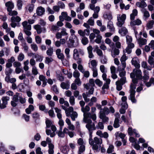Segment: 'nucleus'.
I'll list each match as a JSON object with an SVG mask.
<instances>
[{"mask_svg":"<svg viewBox=\"0 0 154 154\" xmlns=\"http://www.w3.org/2000/svg\"><path fill=\"white\" fill-rule=\"evenodd\" d=\"M62 108L65 111V113L67 117L70 116L72 120H75V118L78 116V114L75 111H73V108L72 106H69L68 108L63 105L61 106Z\"/></svg>","mask_w":154,"mask_h":154,"instance_id":"nucleus-1","label":"nucleus"},{"mask_svg":"<svg viewBox=\"0 0 154 154\" xmlns=\"http://www.w3.org/2000/svg\"><path fill=\"white\" fill-rule=\"evenodd\" d=\"M131 77L132 79L133 83L135 84L137 82V79H142V72L140 70L135 69L130 74Z\"/></svg>","mask_w":154,"mask_h":154,"instance_id":"nucleus-2","label":"nucleus"},{"mask_svg":"<svg viewBox=\"0 0 154 154\" xmlns=\"http://www.w3.org/2000/svg\"><path fill=\"white\" fill-rule=\"evenodd\" d=\"M90 110V108L88 106L86 105L85 107L81 108L82 111L84 113L83 121L85 123H91L92 122L90 119H88L91 115L90 112H87Z\"/></svg>","mask_w":154,"mask_h":154,"instance_id":"nucleus-3","label":"nucleus"},{"mask_svg":"<svg viewBox=\"0 0 154 154\" xmlns=\"http://www.w3.org/2000/svg\"><path fill=\"white\" fill-rule=\"evenodd\" d=\"M126 18V15L125 14H123L122 15L118 14L117 16L118 22L116 23L117 25L119 27H122L125 23Z\"/></svg>","mask_w":154,"mask_h":154,"instance_id":"nucleus-4","label":"nucleus"},{"mask_svg":"<svg viewBox=\"0 0 154 154\" xmlns=\"http://www.w3.org/2000/svg\"><path fill=\"white\" fill-rule=\"evenodd\" d=\"M87 124L86 125V127L88 129L89 132V138L91 139L92 138V131L95 130V124L94 123L91 122V123H86Z\"/></svg>","mask_w":154,"mask_h":154,"instance_id":"nucleus-5","label":"nucleus"},{"mask_svg":"<svg viewBox=\"0 0 154 154\" xmlns=\"http://www.w3.org/2000/svg\"><path fill=\"white\" fill-rule=\"evenodd\" d=\"M134 86L133 85H131V89L130 90V95L128 97L129 99L133 103H136L137 101L135 98V94L136 92L135 90V88L134 89L133 88Z\"/></svg>","mask_w":154,"mask_h":154,"instance_id":"nucleus-6","label":"nucleus"},{"mask_svg":"<svg viewBox=\"0 0 154 154\" xmlns=\"http://www.w3.org/2000/svg\"><path fill=\"white\" fill-rule=\"evenodd\" d=\"M21 20V19L19 16L12 17L11 18V23L10 24L11 26L12 27L15 28Z\"/></svg>","mask_w":154,"mask_h":154,"instance_id":"nucleus-7","label":"nucleus"},{"mask_svg":"<svg viewBox=\"0 0 154 154\" xmlns=\"http://www.w3.org/2000/svg\"><path fill=\"white\" fill-rule=\"evenodd\" d=\"M93 33H91L90 35V38H94L95 37L96 38H101L102 36L99 34L100 31L96 29H93Z\"/></svg>","mask_w":154,"mask_h":154,"instance_id":"nucleus-8","label":"nucleus"},{"mask_svg":"<svg viewBox=\"0 0 154 154\" xmlns=\"http://www.w3.org/2000/svg\"><path fill=\"white\" fill-rule=\"evenodd\" d=\"M103 112V113L106 115H108L110 112L112 113H114L115 112V110L112 106H110L109 107V109L105 106L103 109H101L100 112Z\"/></svg>","mask_w":154,"mask_h":154,"instance_id":"nucleus-9","label":"nucleus"},{"mask_svg":"<svg viewBox=\"0 0 154 154\" xmlns=\"http://www.w3.org/2000/svg\"><path fill=\"white\" fill-rule=\"evenodd\" d=\"M51 129L53 131L52 132L51 130L46 128V133L47 135H50L51 137H54L55 135V132L57 130V128L55 126H52Z\"/></svg>","mask_w":154,"mask_h":154,"instance_id":"nucleus-10","label":"nucleus"},{"mask_svg":"<svg viewBox=\"0 0 154 154\" xmlns=\"http://www.w3.org/2000/svg\"><path fill=\"white\" fill-rule=\"evenodd\" d=\"M10 97L6 96L3 97L1 98L2 101V109H3L6 107V106L8 104V101L9 100Z\"/></svg>","mask_w":154,"mask_h":154,"instance_id":"nucleus-11","label":"nucleus"},{"mask_svg":"<svg viewBox=\"0 0 154 154\" xmlns=\"http://www.w3.org/2000/svg\"><path fill=\"white\" fill-rule=\"evenodd\" d=\"M67 43L69 47H76L78 45L77 39L76 40V43H74V41L73 39H69L67 41Z\"/></svg>","mask_w":154,"mask_h":154,"instance_id":"nucleus-12","label":"nucleus"},{"mask_svg":"<svg viewBox=\"0 0 154 154\" xmlns=\"http://www.w3.org/2000/svg\"><path fill=\"white\" fill-rule=\"evenodd\" d=\"M154 51L151 52V56H149L148 63L152 67H154Z\"/></svg>","mask_w":154,"mask_h":154,"instance_id":"nucleus-13","label":"nucleus"},{"mask_svg":"<svg viewBox=\"0 0 154 154\" xmlns=\"http://www.w3.org/2000/svg\"><path fill=\"white\" fill-rule=\"evenodd\" d=\"M99 118L102 120L103 123L108 122L109 121V118L106 116L105 114H104L103 112H100Z\"/></svg>","mask_w":154,"mask_h":154,"instance_id":"nucleus-14","label":"nucleus"},{"mask_svg":"<svg viewBox=\"0 0 154 154\" xmlns=\"http://www.w3.org/2000/svg\"><path fill=\"white\" fill-rule=\"evenodd\" d=\"M131 63L132 65H134L137 69H139L140 67L139 61L137 58L134 57L131 60Z\"/></svg>","mask_w":154,"mask_h":154,"instance_id":"nucleus-15","label":"nucleus"},{"mask_svg":"<svg viewBox=\"0 0 154 154\" xmlns=\"http://www.w3.org/2000/svg\"><path fill=\"white\" fill-rule=\"evenodd\" d=\"M34 29L36 30L37 33L38 34L41 33L43 30L44 32L46 31V29L45 28H42L40 25L37 24L34 26Z\"/></svg>","mask_w":154,"mask_h":154,"instance_id":"nucleus-16","label":"nucleus"},{"mask_svg":"<svg viewBox=\"0 0 154 154\" xmlns=\"http://www.w3.org/2000/svg\"><path fill=\"white\" fill-rule=\"evenodd\" d=\"M110 81H111L110 79H108L105 82V83H104L102 88V89L103 91L102 92L103 93H105V89H108L109 88V85L110 84Z\"/></svg>","mask_w":154,"mask_h":154,"instance_id":"nucleus-17","label":"nucleus"},{"mask_svg":"<svg viewBox=\"0 0 154 154\" xmlns=\"http://www.w3.org/2000/svg\"><path fill=\"white\" fill-rule=\"evenodd\" d=\"M5 5L7 7V11L12 10L14 7V3L11 1H9L5 4Z\"/></svg>","mask_w":154,"mask_h":154,"instance_id":"nucleus-18","label":"nucleus"},{"mask_svg":"<svg viewBox=\"0 0 154 154\" xmlns=\"http://www.w3.org/2000/svg\"><path fill=\"white\" fill-rule=\"evenodd\" d=\"M145 0H142L140 2H137L136 5L138 7L142 8H144L147 6V4L144 2Z\"/></svg>","mask_w":154,"mask_h":154,"instance_id":"nucleus-19","label":"nucleus"},{"mask_svg":"<svg viewBox=\"0 0 154 154\" xmlns=\"http://www.w3.org/2000/svg\"><path fill=\"white\" fill-rule=\"evenodd\" d=\"M128 133L130 136L132 135L134 133L135 134L136 137H138L140 136V134L137 133L136 130L135 129L132 130L131 128H128Z\"/></svg>","mask_w":154,"mask_h":154,"instance_id":"nucleus-20","label":"nucleus"},{"mask_svg":"<svg viewBox=\"0 0 154 154\" xmlns=\"http://www.w3.org/2000/svg\"><path fill=\"white\" fill-rule=\"evenodd\" d=\"M56 54L59 59L62 60L64 58L63 54L61 53V50L60 49H57L56 51Z\"/></svg>","mask_w":154,"mask_h":154,"instance_id":"nucleus-21","label":"nucleus"},{"mask_svg":"<svg viewBox=\"0 0 154 154\" xmlns=\"http://www.w3.org/2000/svg\"><path fill=\"white\" fill-rule=\"evenodd\" d=\"M45 12L44 8L41 6L38 7L36 10V13L39 16L42 15L44 14Z\"/></svg>","mask_w":154,"mask_h":154,"instance_id":"nucleus-22","label":"nucleus"},{"mask_svg":"<svg viewBox=\"0 0 154 154\" xmlns=\"http://www.w3.org/2000/svg\"><path fill=\"white\" fill-rule=\"evenodd\" d=\"M23 28V30H31V26L30 24H28L26 21H24L22 23Z\"/></svg>","mask_w":154,"mask_h":154,"instance_id":"nucleus-23","label":"nucleus"},{"mask_svg":"<svg viewBox=\"0 0 154 154\" xmlns=\"http://www.w3.org/2000/svg\"><path fill=\"white\" fill-rule=\"evenodd\" d=\"M89 143L92 146V149H93L97 151L98 150V146L97 145L94 144V141L92 138L89 139Z\"/></svg>","mask_w":154,"mask_h":154,"instance_id":"nucleus-24","label":"nucleus"},{"mask_svg":"<svg viewBox=\"0 0 154 154\" xmlns=\"http://www.w3.org/2000/svg\"><path fill=\"white\" fill-rule=\"evenodd\" d=\"M94 143L95 144L97 145L98 146L99 149H100V148L101 147V144L102 143V139L101 138H98L97 137H95L94 138Z\"/></svg>","mask_w":154,"mask_h":154,"instance_id":"nucleus-25","label":"nucleus"},{"mask_svg":"<svg viewBox=\"0 0 154 154\" xmlns=\"http://www.w3.org/2000/svg\"><path fill=\"white\" fill-rule=\"evenodd\" d=\"M88 54V57L89 58H93L94 56L92 53L93 48L91 46L89 45L87 48Z\"/></svg>","mask_w":154,"mask_h":154,"instance_id":"nucleus-26","label":"nucleus"},{"mask_svg":"<svg viewBox=\"0 0 154 154\" xmlns=\"http://www.w3.org/2000/svg\"><path fill=\"white\" fill-rule=\"evenodd\" d=\"M127 59V57L124 54L121 57L120 60L122 65V66L124 68L126 67L125 61Z\"/></svg>","mask_w":154,"mask_h":154,"instance_id":"nucleus-27","label":"nucleus"},{"mask_svg":"<svg viewBox=\"0 0 154 154\" xmlns=\"http://www.w3.org/2000/svg\"><path fill=\"white\" fill-rule=\"evenodd\" d=\"M119 32L121 35L123 36L125 35L128 33V30L125 27H123L119 29Z\"/></svg>","mask_w":154,"mask_h":154,"instance_id":"nucleus-28","label":"nucleus"},{"mask_svg":"<svg viewBox=\"0 0 154 154\" xmlns=\"http://www.w3.org/2000/svg\"><path fill=\"white\" fill-rule=\"evenodd\" d=\"M125 68L122 67V69L119 67L118 68V70L119 71V75L121 77H125Z\"/></svg>","mask_w":154,"mask_h":154,"instance_id":"nucleus-29","label":"nucleus"},{"mask_svg":"<svg viewBox=\"0 0 154 154\" xmlns=\"http://www.w3.org/2000/svg\"><path fill=\"white\" fill-rule=\"evenodd\" d=\"M59 102L60 104H64L66 107H69V104L68 102L67 101H65L63 98L61 97L60 98Z\"/></svg>","mask_w":154,"mask_h":154,"instance_id":"nucleus-30","label":"nucleus"},{"mask_svg":"<svg viewBox=\"0 0 154 154\" xmlns=\"http://www.w3.org/2000/svg\"><path fill=\"white\" fill-rule=\"evenodd\" d=\"M127 44L128 47L133 48L134 47V44L132 42V39H126Z\"/></svg>","mask_w":154,"mask_h":154,"instance_id":"nucleus-31","label":"nucleus"},{"mask_svg":"<svg viewBox=\"0 0 154 154\" xmlns=\"http://www.w3.org/2000/svg\"><path fill=\"white\" fill-rule=\"evenodd\" d=\"M137 42L139 46L141 47L146 44L147 41L146 39H138Z\"/></svg>","mask_w":154,"mask_h":154,"instance_id":"nucleus-32","label":"nucleus"},{"mask_svg":"<svg viewBox=\"0 0 154 154\" xmlns=\"http://www.w3.org/2000/svg\"><path fill=\"white\" fill-rule=\"evenodd\" d=\"M141 23V21L139 19H137L135 20L131 21L130 23L131 25L134 26L136 25H140Z\"/></svg>","mask_w":154,"mask_h":154,"instance_id":"nucleus-33","label":"nucleus"},{"mask_svg":"<svg viewBox=\"0 0 154 154\" xmlns=\"http://www.w3.org/2000/svg\"><path fill=\"white\" fill-rule=\"evenodd\" d=\"M145 84L148 87L151 86L152 85H154V78H151L149 79V82H146Z\"/></svg>","mask_w":154,"mask_h":154,"instance_id":"nucleus-34","label":"nucleus"},{"mask_svg":"<svg viewBox=\"0 0 154 154\" xmlns=\"http://www.w3.org/2000/svg\"><path fill=\"white\" fill-rule=\"evenodd\" d=\"M107 27L111 31H113L114 30L113 23L111 21H109L108 22Z\"/></svg>","mask_w":154,"mask_h":154,"instance_id":"nucleus-35","label":"nucleus"},{"mask_svg":"<svg viewBox=\"0 0 154 154\" xmlns=\"http://www.w3.org/2000/svg\"><path fill=\"white\" fill-rule=\"evenodd\" d=\"M60 87L63 89H68L69 88V85L68 83L62 82L60 84Z\"/></svg>","mask_w":154,"mask_h":154,"instance_id":"nucleus-36","label":"nucleus"},{"mask_svg":"<svg viewBox=\"0 0 154 154\" xmlns=\"http://www.w3.org/2000/svg\"><path fill=\"white\" fill-rule=\"evenodd\" d=\"M97 98L95 97H93L90 100V102L88 103V106H91L94 104V103H96L97 101Z\"/></svg>","mask_w":154,"mask_h":154,"instance_id":"nucleus-37","label":"nucleus"},{"mask_svg":"<svg viewBox=\"0 0 154 154\" xmlns=\"http://www.w3.org/2000/svg\"><path fill=\"white\" fill-rule=\"evenodd\" d=\"M46 124V128H49L50 127H51L52 126H54L53 125L51 121L47 119L45 121Z\"/></svg>","mask_w":154,"mask_h":154,"instance_id":"nucleus-38","label":"nucleus"},{"mask_svg":"<svg viewBox=\"0 0 154 154\" xmlns=\"http://www.w3.org/2000/svg\"><path fill=\"white\" fill-rule=\"evenodd\" d=\"M144 80H147L149 78V72L147 71H144V75L142 78Z\"/></svg>","mask_w":154,"mask_h":154,"instance_id":"nucleus-39","label":"nucleus"},{"mask_svg":"<svg viewBox=\"0 0 154 154\" xmlns=\"http://www.w3.org/2000/svg\"><path fill=\"white\" fill-rule=\"evenodd\" d=\"M116 89L119 91H120L122 89V85L119 81H117L116 82Z\"/></svg>","mask_w":154,"mask_h":154,"instance_id":"nucleus-40","label":"nucleus"},{"mask_svg":"<svg viewBox=\"0 0 154 154\" xmlns=\"http://www.w3.org/2000/svg\"><path fill=\"white\" fill-rule=\"evenodd\" d=\"M53 53V49L52 48H48L46 51L47 55L49 56H52Z\"/></svg>","mask_w":154,"mask_h":154,"instance_id":"nucleus-41","label":"nucleus"},{"mask_svg":"<svg viewBox=\"0 0 154 154\" xmlns=\"http://www.w3.org/2000/svg\"><path fill=\"white\" fill-rule=\"evenodd\" d=\"M119 118H116L115 119L113 124V126L115 128H116L119 127L120 125L119 123Z\"/></svg>","mask_w":154,"mask_h":154,"instance_id":"nucleus-42","label":"nucleus"},{"mask_svg":"<svg viewBox=\"0 0 154 154\" xmlns=\"http://www.w3.org/2000/svg\"><path fill=\"white\" fill-rule=\"evenodd\" d=\"M142 11L143 14V16L146 18H148L150 16L149 12L145 9H143L142 10Z\"/></svg>","mask_w":154,"mask_h":154,"instance_id":"nucleus-43","label":"nucleus"},{"mask_svg":"<svg viewBox=\"0 0 154 154\" xmlns=\"http://www.w3.org/2000/svg\"><path fill=\"white\" fill-rule=\"evenodd\" d=\"M8 15L12 16V17L17 15L18 14V13L16 11L14 10L12 11V10L8 11Z\"/></svg>","mask_w":154,"mask_h":154,"instance_id":"nucleus-44","label":"nucleus"},{"mask_svg":"<svg viewBox=\"0 0 154 154\" xmlns=\"http://www.w3.org/2000/svg\"><path fill=\"white\" fill-rule=\"evenodd\" d=\"M34 8V5L33 4L29 5L26 7V9L30 13L32 12L33 11Z\"/></svg>","mask_w":154,"mask_h":154,"instance_id":"nucleus-45","label":"nucleus"},{"mask_svg":"<svg viewBox=\"0 0 154 154\" xmlns=\"http://www.w3.org/2000/svg\"><path fill=\"white\" fill-rule=\"evenodd\" d=\"M54 145H51L48 146L49 149L48 152L49 154H53L54 153Z\"/></svg>","mask_w":154,"mask_h":154,"instance_id":"nucleus-46","label":"nucleus"},{"mask_svg":"<svg viewBox=\"0 0 154 154\" xmlns=\"http://www.w3.org/2000/svg\"><path fill=\"white\" fill-rule=\"evenodd\" d=\"M91 66L89 65V67L93 69L94 68H96V66L97 65V63L96 60H92L91 61Z\"/></svg>","mask_w":154,"mask_h":154,"instance_id":"nucleus-47","label":"nucleus"},{"mask_svg":"<svg viewBox=\"0 0 154 154\" xmlns=\"http://www.w3.org/2000/svg\"><path fill=\"white\" fill-rule=\"evenodd\" d=\"M100 62L101 63L103 64H106L107 63V59L105 56H103L101 57Z\"/></svg>","mask_w":154,"mask_h":154,"instance_id":"nucleus-48","label":"nucleus"},{"mask_svg":"<svg viewBox=\"0 0 154 154\" xmlns=\"http://www.w3.org/2000/svg\"><path fill=\"white\" fill-rule=\"evenodd\" d=\"M154 24V21L153 20H151L149 21L147 24V27L148 29H150L153 27V25Z\"/></svg>","mask_w":154,"mask_h":154,"instance_id":"nucleus-49","label":"nucleus"},{"mask_svg":"<svg viewBox=\"0 0 154 154\" xmlns=\"http://www.w3.org/2000/svg\"><path fill=\"white\" fill-rule=\"evenodd\" d=\"M17 7L19 10H20L22 7V1L21 0H17Z\"/></svg>","mask_w":154,"mask_h":154,"instance_id":"nucleus-50","label":"nucleus"},{"mask_svg":"<svg viewBox=\"0 0 154 154\" xmlns=\"http://www.w3.org/2000/svg\"><path fill=\"white\" fill-rule=\"evenodd\" d=\"M70 105L74 106L75 104V98L74 96H72L69 97V100Z\"/></svg>","mask_w":154,"mask_h":154,"instance_id":"nucleus-51","label":"nucleus"},{"mask_svg":"<svg viewBox=\"0 0 154 154\" xmlns=\"http://www.w3.org/2000/svg\"><path fill=\"white\" fill-rule=\"evenodd\" d=\"M74 59L76 61V63L78 64H81L82 63V60L81 58L79 57V56L74 57H73Z\"/></svg>","mask_w":154,"mask_h":154,"instance_id":"nucleus-52","label":"nucleus"},{"mask_svg":"<svg viewBox=\"0 0 154 154\" xmlns=\"http://www.w3.org/2000/svg\"><path fill=\"white\" fill-rule=\"evenodd\" d=\"M82 96L84 98V100L86 102H88L90 101V99L88 98V97H89L88 94H86L85 93H83L82 94Z\"/></svg>","mask_w":154,"mask_h":154,"instance_id":"nucleus-53","label":"nucleus"},{"mask_svg":"<svg viewBox=\"0 0 154 154\" xmlns=\"http://www.w3.org/2000/svg\"><path fill=\"white\" fill-rule=\"evenodd\" d=\"M114 146L112 145H110L107 150V152L108 153H112L114 151Z\"/></svg>","mask_w":154,"mask_h":154,"instance_id":"nucleus-54","label":"nucleus"},{"mask_svg":"<svg viewBox=\"0 0 154 154\" xmlns=\"http://www.w3.org/2000/svg\"><path fill=\"white\" fill-rule=\"evenodd\" d=\"M106 43L109 44L111 47H113L114 46V44L113 42H111L110 39H106Z\"/></svg>","mask_w":154,"mask_h":154,"instance_id":"nucleus-55","label":"nucleus"},{"mask_svg":"<svg viewBox=\"0 0 154 154\" xmlns=\"http://www.w3.org/2000/svg\"><path fill=\"white\" fill-rule=\"evenodd\" d=\"M80 74L79 72L77 70H75L73 73V76L76 79L77 78H79L80 76Z\"/></svg>","mask_w":154,"mask_h":154,"instance_id":"nucleus-56","label":"nucleus"},{"mask_svg":"<svg viewBox=\"0 0 154 154\" xmlns=\"http://www.w3.org/2000/svg\"><path fill=\"white\" fill-rule=\"evenodd\" d=\"M57 5L60 8L64 9L65 7L64 4L61 1H59L57 3Z\"/></svg>","mask_w":154,"mask_h":154,"instance_id":"nucleus-57","label":"nucleus"},{"mask_svg":"<svg viewBox=\"0 0 154 154\" xmlns=\"http://www.w3.org/2000/svg\"><path fill=\"white\" fill-rule=\"evenodd\" d=\"M98 129H103L104 128V125L103 122H99L98 124V125L96 126Z\"/></svg>","mask_w":154,"mask_h":154,"instance_id":"nucleus-58","label":"nucleus"},{"mask_svg":"<svg viewBox=\"0 0 154 154\" xmlns=\"http://www.w3.org/2000/svg\"><path fill=\"white\" fill-rule=\"evenodd\" d=\"M93 71V76L94 77H96L97 76V68H94L93 69H91Z\"/></svg>","mask_w":154,"mask_h":154,"instance_id":"nucleus-59","label":"nucleus"},{"mask_svg":"<svg viewBox=\"0 0 154 154\" xmlns=\"http://www.w3.org/2000/svg\"><path fill=\"white\" fill-rule=\"evenodd\" d=\"M12 72V69L10 68H7L5 69V74L6 75H10Z\"/></svg>","mask_w":154,"mask_h":154,"instance_id":"nucleus-60","label":"nucleus"},{"mask_svg":"<svg viewBox=\"0 0 154 154\" xmlns=\"http://www.w3.org/2000/svg\"><path fill=\"white\" fill-rule=\"evenodd\" d=\"M32 72L33 74L35 75H37L38 73L37 69L35 66H33Z\"/></svg>","mask_w":154,"mask_h":154,"instance_id":"nucleus-61","label":"nucleus"},{"mask_svg":"<svg viewBox=\"0 0 154 154\" xmlns=\"http://www.w3.org/2000/svg\"><path fill=\"white\" fill-rule=\"evenodd\" d=\"M24 58V55L22 53H20L17 57L18 60L19 61H22Z\"/></svg>","mask_w":154,"mask_h":154,"instance_id":"nucleus-62","label":"nucleus"},{"mask_svg":"<svg viewBox=\"0 0 154 154\" xmlns=\"http://www.w3.org/2000/svg\"><path fill=\"white\" fill-rule=\"evenodd\" d=\"M85 150V145L80 146L79 148V153H82Z\"/></svg>","mask_w":154,"mask_h":154,"instance_id":"nucleus-63","label":"nucleus"},{"mask_svg":"<svg viewBox=\"0 0 154 154\" xmlns=\"http://www.w3.org/2000/svg\"><path fill=\"white\" fill-rule=\"evenodd\" d=\"M29 116L26 114H23L22 116V118L25 120L26 122H28L29 121Z\"/></svg>","mask_w":154,"mask_h":154,"instance_id":"nucleus-64","label":"nucleus"}]
</instances>
